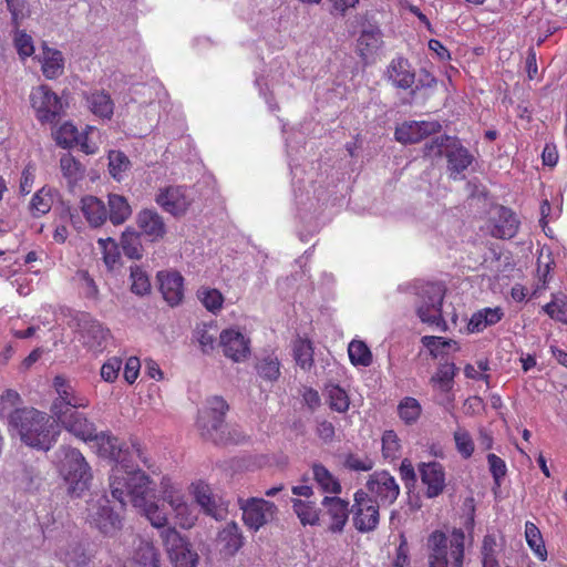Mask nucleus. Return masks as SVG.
<instances>
[{"label": "nucleus", "instance_id": "f257e3e1", "mask_svg": "<svg viewBox=\"0 0 567 567\" xmlns=\"http://www.w3.org/2000/svg\"><path fill=\"white\" fill-rule=\"evenodd\" d=\"M145 467L151 468L152 464L145 450L137 441H131L121 450V457H115V465L110 475V491L112 497L121 505L127 502V495L141 488H146L152 481L150 476L138 467L136 461Z\"/></svg>", "mask_w": 567, "mask_h": 567}, {"label": "nucleus", "instance_id": "f03ea898", "mask_svg": "<svg viewBox=\"0 0 567 567\" xmlns=\"http://www.w3.org/2000/svg\"><path fill=\"white\" fill-rule=\"evenodd\" d=\"M8 429L21 442L38 451H49L58 441L60 430L53 415L32 406L14 409L8 413Z\"/></svg>", "mask_w": 567, "mask_h": 567}, {"label": "nucleus", "instance_id": "7ed1b4c3", "mask_svg": "<svg viewBox=\"0 0 567 567\" xmlns=\"http://www.w3.org/2000/svg\"><path fill=\"white\" fill-rule=\"evenodd\" d=\"M207 408L199 414L197 424L205 440L215 444H238L244 435L236 429L230 430L224 419L229 405L221 396H213L207 401Z\"/></svg>", "mask_w": 567, "mask_h": 567}, {"label": "nucleus", "instance_id": "20e7f679", "mask_svg": "<svg viewBox=\"0 0 567 567\" xmlns=\"http://www.w3.org/2000/svg\"><path fill=\"white\" fill-rule=\"evenodd\" d=\"M111 551L123 567H159L157 549L134 533L121 534L113 540Z\"/></svg>", "mask_w": 567, "mask_h": 567}, {"label": "nucleus", "instance_id": "39448f33", "mask_svg": "<svg viewBox=\"0 0 567 567\" xmlns=\"http://www.w3.org/2000/svg\"><path fill=\"white\" fill-rule=\"evenodd\" d=\"M59 454L58 472L68 485L69 494L80 496L90 487L93 478L91 467L78 449L61 446Z\"/></svg>", "mask_w": 567, "mask_h": 567}, {"label": "nucleus", "instance_id": "423d86ee", "mask_svg": "<svg viewBox=\"0 0 567 567\" xmlns=\"http://www.w3.org/2000/svg\"><path fill=\"white\" fill-rule=\"evenodd\" d=\"M429 567H447V550L455 567H462L465 551V534L454 528L449 539L442 530L432 532L426 539Z\"/></svg>", "mask_w": 567, "mask_h": 567}, {"label": "nucleus", "instance_id": "0eeeda50", "mask_svg": "<svg viewBox=\"0 0 567 567\" xmlns=\"http://www.w3.org/2000/svg\"><path fill=\"white\" fill-rule=\"evenodd\" d=\"M445 296V288L441 284L429 282L421 288L419 293L420 302L416 313L424 323L435 326L441 331L447 330L446 321L442 316V305Z\"/></svg>", "mask_w": 567, "mask_h": 567}, {"label": "nucleus", "instance_id": "6e6552de", "mask_svg": "<svg viewBox=\"0 0 567 567\" xmlns=\"http://www.w3.org/2000/svg\"><path fill=\"white\" fill-rule=\"evenodd\" d=\"M380 506L367 491L358 489L351 506L353 527L362 534L374 532L380 523Z\"/></svg>", "mask_w": 567, "mask_h": 567}, {"label": "nucleus", "instance_id": "1a4fd4ad", "mask_svg": "<svg viewBox=\"0 0 567 567\" xmlns=\"http://www.w3.org/2000/svg\"><path fill=\"white\" fill-rule=\"evenodd\" d=\"M31 106L42 124L55 123L63 112L61 99L48 85H39L30 93Z\"/></svg>", "mask_w": 567, "mask_h": 567}, {"label": "nucleus", "instance_id": "9d476101", "mask_svg": "<svg viewBox=\"0 0 567 567\" xmlns=\"http://www.w3.org/2000/svg\"><path fill=\"white\" fill-rule=\"evenodd\" d=\"M161 538L174 567H196L198 555L175 529L167 527L161 532Z\"/></svg>", "mask_w": 567, "mask_h": 567}, {"label": "nucleus", "instance_id": "9b49d317", "mask_svg": "<svg viewBox=\"0 0 567 567\" xmlns=\"http://www.w3.org/2000/svg\"><path fill=\"white\" fill-rule=\"evenodd\" d=\"M238 504L245 525L255 532L272 520L278 511L275 503L259 497L239 498Z\"/></svg>", "mask_w": 567, "mask_h": 567}, {"label": "nucleus", "instance_id": "f8f14e48", "mask_svg": "<svg viewBox=\"0 0 567 567\" xmlns=\"http://www.w3.org/2000/svg\"><path fill=\"white\" fill-rule=\"evenodd\" d=\"M53 386L58 393L50 409L53 416L71 411L72 409H85L89 406V399L79 395L64 377L56 375L53 379Z\"/></svg>", "mask_w": 567, "mask_h": 567}, {"label": "nucleus", "instance_id": "ddd939ff", "mask_svg": "<svg viewBox=\"0 0 567 567\" xmlns=\"http://www.w3.org/2000/svg\"><path fill=\"white\" fill-rule=\"evenodd\" d=\"M367 492L379 502L380 505H392L399 497L400 486L394 476L386 471L372 473L367 481Z\"/></svg>", "mask_w": 567, "mask_h": 567}, {"label": "nucleus", "instance_id": "4468645a", "mask_svg": "<svg viewBox=\"0 0 567 567\" xmlns=\"http://www.w3.org/2000/svg\"><path fill=\"white\" fill-rule=\"evenodd\" d=\"M155 203L166 213L179 217L186 214L192 199L184 186H167L159 188L155 195Z\"/></svg>", "mask_w": 567, "mask_h": 567}, {"label": "nucleus", "instance_id": "2eb2a0df", "mask_svg": "<svg viewBox=\"0 0 567 567\" xmlns=\"http://www.w3.org/2000/svg\"><path fill=\"white\" fill-rule=\"evenodd\" d=\"M89 520L90 524L96 527L104 536L114 537V540L124 533L122 532V517L114 512L106 499L97 504L96 511L89 515Z\"/></svg>", "mask_w": 567, "mask_h": 567}, {"label": "nucleus", "instance_id": "dca6fc26", "mask_svg": "<svg viewBox=\"0 0 567 567\" xmlns=\"http://www.w3.org/2000/svg\"><path fill=\"white\" fill-rule=\"evenodd\" d=\"M152 491L151 484H147L146 488H141L127 495V502H131L134 507L138 508L152 526L166 529V513L157 503L148 499Z\"/></svg>", "mask_w": 567, "mask_h": 567}, {"label": "nucleus", "instance_id": "f3484780", "mask_svg": "<svg viewBox=\"0 0 567 567\" xmlns=\"http://www.w3.org/2000/svg\"><path fill=\"white\" fill-rule=\"evenodd\" d=\"M441 130L439 121H409L395 128L394 137L402 144H415Z\"/></svg>", "mask_w": 567, "mask_h": 567}, {"label": "nucleus", "instance_id": "a211bd4d", "mask_svg": "<svg viewBox=\"0 0 567 567\" xmlns=\"http://www.w3.org/2000/svg\"><path fill=\"white\" fill-rule=\"evenodd\" d=\"M53 417L69 433L84 442H91L92 437H95V424L84 413L79 412L78 409H72Z\"/></svg>", "mask_w": 567, "mask_h": 567}, {"label": "nucleus", "instance_id": "6ab92c4d", "mask_svg": "<svg viewBox=\"0 0 567 567\" xmlns=\"http://www.w3.org/2000/svg\"><path fill=\"white\" fill-rule=\"evenodd\" d=\"M324 514L329 519L328 530L332 534H340L349 520L351 507L349 502L339 496H324L321 501Z\"/></svg>", "mask_w": 567, "mask_h": 567}, {"label": "nucleus", "instance_id": "aec40b11", "mask_svg": "<svg viewBox=\"0 0 567 567\" xmlns=\"http://www.w3.org/2000/svg\"><path fill=\"white\" fill-rule=\"evenodd\" d=\"M225 357L234 362H243L250 354V340L236 329H226L219 336Z\"/></svg>", "mask_w": 567, "mask_h": 567}, {"label": "nucleus", "instance_id": "412c9836", "mask_svg": "<svg viewBox=\"0 0 567 567\" xmlns=\"http://www.w3.org/2000/svg\"><path fill=\"white\" fill-rule=\"evenodd\" d=\"M111 339V331L94 319L83 320L81 324V341L83 346L94 352L102 353Z\"/></svg>", "mask_w": 567, "mask_h": 567}, {"label": "nucleus", "instance_id": "4be33fe9", "mask_svg": "<svg viewBox=\"0 0 567 567\" xmlns=\"http://www.w3.org/2000/svg\"><path fill=\"white\" fill-rule=\"evenodd\" d=\"M491 235L498 239H511L516 236L520 221L516 213L506 206L496 207L495 215L491 219Z\"/></svg>", "mask_w": 567, "mask_h": 567}, {"label": "nucleus", "instance_id": "5701e85b", "mask_svg": "<svg viewBox=\"0 0 567 567\" xmlns=\"http://www.w3.org/2000/svg\"><path fill=\"white\" fill-rule=\"evenodd\" d=\"M136 225L140 229L138 234L152 243L163 239L167 231L163 216L151 208H144L137 213Z\"/></svg>", "mask_w": 567, "mask_h": 567}, {"label": "nucleus", "instance_id": "b1692460", "mask_svg": "<svg viewBox=\"0 0 567 567\" xmlns=\"http://www.w3.org/2000/svg\"><path fill=\"white\" fill-rule=\"evenodd\" d=\"M419 472L422 483L426 486L425 495L434 498L441 495L446 486L445 471L441 463L432 461L420 463Z\"/></svg>", "mask_w": 567, "mask_h": 567}, {"label": "nucleus", "instance_id": "393cba45", "mask_svg": "<svg viewBox=\"0 0 567 567\" xmlns=\"http://www.w3.org/2000/svg\"><path fill=\"white\" fill-rule=\"evenodd\" d=\"M385 75L396 89L409 90L415 83V72L410 61L404 56L392 59L386 68Z\"/></svg>", "mask_w": 567, "mask_h": 567}, {"label": "nucleus", "instance_id": "a878e982", "mask_svg": "<svg viewBox=\"0 0 567 567\" xmlns=\"http://www.w3.org/2000/svg\"><path fill=\"white\" fill-rule=\"evenodd\" d=\"M245 537L235 522L227 523L217 534L216 546L224 557L235 556L244 546Z\"/></svg>", "mask_w": 567, "mask_h": 567}, {"label": "nucleus", "instance_id": "bb28decb", "mask_svg": "<svg viewBox=\"0 0 567 567\" xmlns=\"http://www.w3.org/2000/svg\"><path fill=\"white\" fill-rule=\"evenodd\" d=\"M157 279L164 300L172 307L179 305L184 298L183 276L177 271H159Z\"/></svg>", "mask_w": 567, "mask_h": 567}, {"label": "nucleus", "instance_id": "cd10ccee", "mask_svg": "<svg viewBox=\"0 0 567 567\" xmlns=\"http://www.w3.org/2000/svg\"><path fill=\"white\" fill-rule=\"evenodd\" d=\"M445 157L447 159V171L450 173V177L453 179H457L458 176L464 173L474 161V156L465 146L462 145L457 137L456 142H452Z\"/></svg>", "mask_w": 567, "mask_h": 567}, {"label": "nucleus", "instance_id": "c85d7f7f", "mask_svg": "<svg viewBox=\"0 0 567 567\" xmlns=\"http://www.w3.org/2000/svg\"><path fill=\"white\" fill-rule=\"evenodd\" d=\"M382 32L378 27L369 25L364 28L357 40V54L362 61L368 63L375 56L379 49L382 47Z\"/></svg>", "mask_w": 567, "mask_h": 567}, {"label": "nucleus", "instance_id": "c756f323", "mask_svg": "<svg viewBox=\"0 0 567 567\" xmlns=\"http://www.w3.org/2000/svg\"><path fill=\"white\" fill-rule=\"evenodd\" d=\"M192 487L195 501L204 512L215 519H221L225 515V508L217 504L210 486L199 481L194 483Z\"/></svg>", "mask_w": 567, "mask_h": 567}, {"label": "nucleus", "instance_id": "7c9ffc66", "mask_svg": "<svg viewBox=\"0 0 567 567\" xmlns=\"http://www.w3.org/2000/svg\"><path fill=\"white\" fill-rule=\"evenodd\" d=\"M81 212L91 227L97 228L107 219V208L97 197L86 195L81 199Z\"/></svg>", "mask_w": 567, "mask_h": 567}, {"label": "nucleus", "instance_id": "2f4dec72", "mask_svg": "<svg viewBox=\"0 0 567 567\" xmlns=\"http://www.w3.org/2000/svg\"><path fill=\"white\" fill-rule=\"evenodd\" d=\"M90 111L101 117L110 120L114 113V102L104 90H95L85 94Z\"/></svg>", "mask_w": 567, "mask_h": 567}, {"label": "nucleus", "instance_id": "473e14b6", "mask_svg": "<svg viewBox=\"0 0 567 567\" xmlns=\"http://www.w3.org/2000/svg\"><path fill=\"white\" fill-rule=\"evenodd\" d=\"M503 316L504 312L499 307L481 309L472 315L467 329L471 332H481L485 328L499 322Z\"/></svg>", "mask_w": 567, "mask_h": 567}, {"label": "nucleus", "instance_id": "72a5a7b5", "mask_svg": "<svg viewBox=\"0 0 567 567\" xmlns=\"http://www.w3.org/2000/svg\"><path fill=\"white\" fill-rule=\"evenodd\" d=\"M56 555L66 567H83L91 559V555L80 543H71L65 547H61Z\"/></svg>", "mask_w": 567, "mask_h": 567}, {"label": "nucleus", "instance_id": "f704fd0d", "mask_svg": "<svg viewBox=\"0 0 567 567\" xmlns=\"http://www.w3.org/2000/svg\"><path fill=\"white\" fill-rule=\"evenodd\" d=\"M60 169L69 186H74L85 177L86 167L71 153H65L60 158Z\"/></svg>", "mask_w": 567, "mask_h": 567}, {"label": "nucleus", "instance_id": "c9c22d12", "mask_svg": "<svg viewBox=\"0 0 567 567\" xmlns=\"http://www.w3.org/2000/svg\"><path fill=\"white\" fill-rule=\"evenodd\" d=\"M107 204V218L115 226L124 224L132 215L131 205L122 195L110 194Z\"/></svg>", "mask_w": 567, "mask_h": 567}, {"label": "nucleus", "instance_id": "e433bc0d", "mask_svg": "<svg viewBox=\"0 0 567 567\" xmlns=\"http://www.w3.org/2000/svg\"><path fill=\"white\" fill-rule=\"evenodd\" d=\"M292 509L297 517L299 518L301 525L307 526H316L320 522V508L317 506L316 502L310 499H300L293 498L292 501Z\"/></svg>", "mask_w": 567, "mask_h": 567}, {"label": "nucleus", "instance_id": "4c0bfd02", "mask_svg": "<svg viewBox=\"0 0 567 567\" xmlns=\"http://www.w3.org/2000/svg\"><path fill=\"white\" fill-rule=\"evenodd\" d=\"M42 73L49 80L61 76L64 72V59L61 51L45 48L43 50Z\"/></svg>", "mask_w": 567, "mask_h": 567}, {"label": "nucleus", "instance_id": "58836bf2", "mask_svg": "<svg viewBox=\"0 0 567 567\" xmlns=\"http://www.w3.org/2000/svg\"><path fill=\"white\" fill-rule=\"evenodd\" d=\"M312 475L319 487L329 494L339 495L342 491V486L339 480L322 464L313 463Z\"/></svg>", "mask_w": 567, "mask_h": 567}, {"label": "nucleus", "instance_id": "ea45409f", "mask_svg": "<svg viewBox=\"0 0 567 567\" xmlns=\"http://www.w3.org/2000/svg\"><path fill=\"white\" fill-rule=\"evenodd\" d=\"M91 442H95L101 456L112 461L118 457V455L121 456V450L125 445V443H121L118 439L110 432H95V437H92Z\"/></svg>", "mask_w": 567, "mask_h": 567}, {"label": "nucleus", "instance_id": "a19ab883", "mask_svg": "<svg viewBox=\"0 0 567 567\" xmlns=\"http://www.w3.org/2000/svg\"><path fill=\"white\" fill-rule=\"evenodd\" d=\"M329 408L338 413H346L350 408V398L344 389L339 384L329 383L323 389Z\"/></svg>", "mask_w": 567, "mask_h": 567}, {"label": "nucleus", "instance_id": "79ce46f5", "mask_svg": "<svg viewBox=\"0 0 567 567\" xmlns=\"http://www.w3.org/2000/svg\"><path fill=\"white\" fill-rule=\"evenodd\" d=\"M281 363L275 352L267 353L259 358L255 369L259 378L267 382H275L279 379Z\"/></svg>", "mask_w": 567, "mask_h": 567}, {"label": "nucleus", "instance_id": "37998d69", "mask_svg": "<svg viewBox=\"0 0 567 567\" xmlns=\"http://www.w3.org/2000/svg\"><path fill=\"white\" fill-rule=\"evenodd\" d=\"M296 364L302 370L309 371L313 367V344L307 338H297L292 347Z\"/></svg>", "mask_w": 567, "mask_h": 567}, {"label": "nucleus", "instance_id": "c03bdc74", "mask_svg": "<svg viewBox=\"0 0 567 567\" xmlns=\"http://www.w3.org/2000/svg\"><path fill=\"white\" fill-rule=\"evenodd\" d=\"M524 535L526 543L534 555L540 561H546L548 553L540 529L533 522H526Z\"/></svg>", "mask_w": 567, "mask_h": 567}, {"label": "nucleus", "instance_id": "a18cd8bd", "mask_svg": "<svg viewBox=\"0 0 567 567\" xmlns=\"http://www.w3.org/2000/svg\"><path fill=\"white\" fill-rule=\"evenodd\" d=\"M499 553L501 549L496 536L494 534L485 535L481 546L482 567H501L498 560Z\"/></svg>", "mask_w": 567, "mask_h": 567}, {"label": "nucleus", "instance_id": "49530a36", "mask_svg": "<svg viewBox=\"0 0 567 567\" xmlns=\"http://www.w3.org/2000/svg\"><path fill=\"white\" fill-rule=\"evenodd\" d=\"M52 205L53 190L44 186L32 196L30 210L33 217H41L50 212Z\"/></svg>", "mask_w": 567, "mask_h": 567}, {"label": "nucleus", "instance_id": "de8ad7c7", "mask_svg": "<svg viewBox=\"0 0 567 567\" xmlns=\"http://www.w3.org/2000/svg\"><path fill=\"white\" fill-rule=\"evenodd\" d=\"M452 142H456V136L446 134L436 136L424 144L423 156L431 159L441 158L443 155H446Z\"/></svg>", "mask_w": 567, "mask_h": 567}, {"label": "nucleus", "instance_id": "09e8293b", "mask_svg": "<svg viewBox=\"0 0 567 567\" xmlns=\"http://www.w3.org/2000/svg\"><path fill=\"white\" fill-rule=\"evenodd\" d=\"M121 247L130 259H141L143 256V246L141 235L131 229H126L121 237Z\"/></svg>", "mask_w": 567, "mask_h": 567}, {"label": "nucleus", "instance_id": "8fccbe9b", "mask_svg": "<svg viewBox=\"0 0 567 567\" xmlns=\"http://www.w3.org/2000/svg\"><path fill=\"white\" fill-rule=\"evenodd\" d=\"M422 413L419 401L412 396L403 398L398 405V414L405 424H414Z\"/></svg>", "mask_w": 567, "mask_h": 567}, {"label": "nucleus", "instance_id": "3c124183", "mask_svg": "<svg viewBox=\"0 0 567 567\" xmlns=\"http://www.w3.org/2000/svg\"><path fill=\"white\" fill-rule=\"evenodd\" d=\"M348 354L353 365L369 367L372 363L371 350L361 340H353L349 343Z\"/></svg>", "mask_w": 567, "mask_h": 567}, {"label": "nucleus", "instance_id": "603ef678", "mask_svg": "<svg viewBox=\"0 0 567 567\" xmlns=\"http://www.w3.org/2000/svg\"><path fill=\"white\" fill-rule=\"evenodd\" d=\"M197 297L203 306L213 313L220 311L223 308L224 296L218 289L200 287L197 290Z\"/></svg>", "mask_w": 567, "mask_h": 567}, {"label": "nucleus", "instance_id": "864d4df0", "mask_svg": "<svg viewBox=\"0 0 567 567\" xmlns=\"http://www.w3.org/2000/svg\"><path fill=\"white\" fill-rule=\"evenodd\" d=\"M131 291L137 296H145L151 292V280L147 272L140 266L131 267Z\"/></svg>", "mask_w": 567, "mask_h": 567}, {"label": "nucleus", "instance_id": "5fc2aeb1", "mask_svg": "<svg viewBox=\"0 0 567 567\" xmlns=\"http://www.w3.org/2000/svg\"><path fill=\"white\" fill-rule=\"evenodd\" d=\"M131 162L128 157L121 151H110L109 153V172L111 176L121 182L124 173L130 168Z\"/></svg>", "mask_w": 567, "mask_h": 567}, {"label": "nucleus", "instance_id": "6e6d98bb", "mask_svg": "<svg viewBox=\"0 0 567 567\" xmlns=\"http://www.w3.org/2000/svg\"><path fill=\"white\" fill-rule=\"evenodd\" d=\"M81 134L76 126L70 122L63 123L55 132L54 140L58 145L70 148L78 144Z\"/></svg>", "mask_w": 567, "mask_h": 567}, {"label": "nucleus", "instance_id": "4d7b16f0", "mask_svg": "<svg viewBox=\"0 0 567 567\" xmlns=\"http://www.w3.org/2000/svg\"><path fill=\"white\" fill-rule=\"evenodd\" d=\"M97 244L102 250L104 264L110 270L114 269L121 258L117 243L113 238L107 237L100 238Z\"/></svg>", "mask_w": 567, "mask_h": 567}, {"label": "nucleus", "instance_id": "13d9d810", "mask_svg": "<svg viewBox=\"0 0 567 567\" xmlns=\"http://www.w3.org/2000/svg\"><path fill=\"white\" fill-rule=\"evenodd\" d=\"M162 493L165 502L169 504L173 511H185V499L181 489L169 484L168 480L162 482Z\"/></svg>", "mask_w": 567, "mask_h": 567}, {"label": "nucleus", "instance_id": "bf43d9fd", "mask_svg": "<svg viewBox=\"0 0 567 567\" xmlns=\"http://www.w3.org/2000/svg\"><path fill=\"white\" fill-rule=\"evenodd\" d=\"M456 451L465 460L470 458L475 450L474 441L471 434L463 429H458L453 434Z\"/></svg>", "mask_w": 567, "mask_h": 567}, {"label": "nucleus", "instance_id": "052dcab7", "mask_svg": "<svg viewBox=\"0 0 567 567\" xmlns=\"http://www.w3.org/2000/svg\"><path fill=\"white\" fill-rule=\"evenodd\" d=\"M401 444L396 433L392 430L382 435V454L384 458L395 460L400 456Z\"/></svg>", "mask_w": 567, "mask_h": 567}, {"label": "nucleus", "instance_id": "680f3d73", "mask_svg": "<svg viewBox=\"0 0 567 567\" xmlns=\"http://www.w3.org/2000/svg\"><path fill=\"white\" fill-rule=\"evenodd\" d=\"M13 43H14V47L17 49L19 56L22 60L31 56L34 53L33 40H32L31 35H29L23 30H19L17 28V31L13 37Z\"/></svg>", "mask_w": 567, "mask_h": 567}, {"label": "nucleus", "instance_id": "e2e57ef3", "mask_svg": "<svg viewBox=\"0 0 567 567\" xmlns=\"http://www.w3.org/2000/svg\"><path fill=\"white\" fill-rule=\"evenodd\" d=\"M374 462L368 455L349 453L344 458V467L353 472H369L373 468Z\"/></svg>", "mask_w": 567, "mask_h": 567}, {"label": "nucleus", "instance_id": "0e129e2a", "mask_svg": "<svg viewBox=\"0 0 567 567\" xmlns=\"http://www.w3.org/2000/svg\"><path fill=\"white\" fill-rule=\"evenodd\" d=\"M455 370L456 368L454 363L441 364L435 375L432 377V381L437 383L443 391H447L451 389Z\"/></svg>", "mask_w": 567, "mask_h": 567}, {"label": "nucleus", "instance_id": "69168bd1", "mask_svg": "<svg viewBox=\"0 0 567 567\" xmlns=\"http://www.w3.org/2000/svg\"><path fill=\"white\" fill-rule=\"evenodd\" d=\"M487 463L495 485L501 486L502 480L505 477L507 473L505 461L497 456L496 454L491 453L487 455Z\"/></svg>", "mask_w": 567, "mask_h": 567}, {"label": "nucleus", "instance_id": "338daca9", "mask_svg": "<svg viewBox=\"0 0 567 567\" xmlns=\"http://www.w3.org/2000/svg\"><path fill=\"white\" fill-rule=\"evenodd\" d=\"M122 368V360L117 357H112L107 359L101 367V378L105 382L112 383L114 382L117 377L118 372Z\"/></svg>", "mask_w": 567, "mask_h": 567}, {"label": "nucleus", "instance_id": "774afa93", "mask_svg": "<svg viewBox=\"0 0 567 567\" xmlns=\"http://www.w3.org/2000/svg\"><path fill=\"white\" fill-rule=\"evenodd\" d=\"M543 310L554 320L567 323V302L553 300L543 307Z\"/></svg>", "mask_w": 567, "mask_h": 567}]
</instances>
